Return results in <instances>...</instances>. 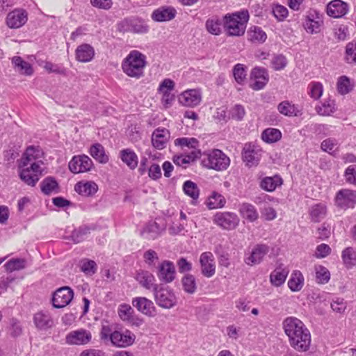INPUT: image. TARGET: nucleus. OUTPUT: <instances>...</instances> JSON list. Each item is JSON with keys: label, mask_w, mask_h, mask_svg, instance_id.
Returning a JSON list of instances; mask_svg holds the SVG:
<instances>
[{"label": "nucleus", "mask_w": 356, "mask_h": 356, "mask_svg": "<svg viewBox=\"0 0 356 356\" xmlns=\"http://www.w3.org/2000/svg\"><path fill=\"white\" fill-rule=\"evenodd\" d=\"M43 152L39 146L30 145L23 154L19 163V177L29 186H35L42 173L41 161Z\"/></svg>", "instance_id": "f257e3e1"}, {"label": "nucleus", "mask_w": 356, "mask_h": 356, "mask_svg": "<svg viewBox=\"0 0 356 356\" xmlns=\"http://www.w3.org/2000/svg\"><path fill=\"white\" fill-rule=\"evenodd\" d=\"M284 333L290 346L298 352H305L311 345V334L304 323L296 317L289 316L282 322Z\"/></svg>", "instance_id": "f03ea898"}, {"label": "nucleus", "mask_w": 356, "mask_h": 356, "mask_svg": "<svg viewBox=\"0 0 356 356\" xmlns=\"http://www.w3.org/2000/svg\"><path fill=\"white\" fill-rule=\"evenodd\" d=\"M249 17V13L247 10L226 15L223 22L227 35L236 37L243 35L245 32Z\"/></svg>", "instance_id": "7ed1b4c3"}, {"label": "nucleus", "mask_w": 356, "mask_h": 356, "mask_svg": "<svg viewBox=\"0 0 356 356\" xmlns=\"http://www.w3.org/2000/svg\"><path fill=\"white\" fill-rule=\"evenodd\" d=\"M146 64V56L137 50H132L123 60L122 69L128 76L139 79L143 76Z\"/></svg>", "instance_id": "20e7f679"}, {"label": "nucleus", "mask_w": 356, "mask_h": 356, "mask_svg": "<svg viewBox=\"0 0 356 356\" xmlns=\"http://www.w3.org/2000/svg\"><path fill=\"white\" fill-rule=\"evenodd\" d=\"M201 156V164L207 169L223 171L230 165L229 156L218 149L204 152Z\"/></svg>", "instance_id": "39448f33"}, {"label": "nucleus", "mask_w": 356, "mask_h": 356, "mask_svg": "<svg viewBox=\"0 0 356 356\" xmlns=\"http://www.w3.org/2000/svg\"><path fill=\"white\" fill-rule=\"evenodd\" d=\"M120 32H131L134 33H146L149 31L147 23L138 18H126L118 24Z\"/></svg>", "instance_id": "423d86ee"}, {"label": "nucleus", "mask_w": 356, "mask_h": 356, "mask_svg": "<svg viewBox=\"0 0 356 356\" xmlns=\"http://www.w3.org/2000/svg\"><path fill=\"white\" fill-rule=\"evenodd\" d=\"M261 149L254 143H245L242 150V159L249 168L257 166L261 157Z\"/></svg>", "instance_id": "0eeeda50"}, {"label": "nucleus", "mask_w": 356, "mask_h": 356, "mask_svg": "<svg viewBox=\"0 0 356 356\" xmlns=\"http://www.w3.org/2000/svg\"><path fill=\"white\" fill-rule=\"evenodd\" d=\"M213 221L224 229L232 230L238 226L240 220L234 213L218 212L213 216Z\"/></svg>", "instance_id": "6e6552de"}, {"label": "nucleus", "mask_w": 356, "mask_h": 356, "mask_svg": "<svg viewBox=\"0 0 356 356\" xmlns=\"http://www.w3.org/2000/svg\"><path fill=\"white\" fill-rule=\"evenodd\" d=\"M154 293L156 303L162 308L170 309L177 303L174 292L168 287L157 289Z\"/></svg>", "instance_id": "1a4fd4ad"}, {"label": "nucleus", "mask_w": 356, "mask_h": 356, "mask_svg": "<svg viewBox=\"0 0 356 356\" xmlns=\"http://www.w3.org/2000/svg\"><path fill=\"white\" fill-rule=\"evenodd\" d=\"M92 166V161L85 154L74 156L68 164L69 170L74 174L88 172Z\"/></svg>", "instance_id": "9d476101"}, {"label": "nucleus", "mask_w": 356, "mask_h": 356, "mask_svg": "<svg viewBox=\"0 0 356 356\" xmlns=\"http://www.w3.org/2000/svg\"><path fill=\"white\" fill-rule=\"evenodd\" d=\"M335 204L344 210L354 208L356 205V191L346 188L339 191L335 197Z\"/></svg>", "instance_id": "9b49d317"}, {"label": "nucleus", "mask_w": 356, "mask_h": 356, "mask_svg": "<svg viewBox=\"0 0 356 356\" xmlns=\"http://www.w3.org/2000/svg\"><path fill=\"white\" fill-rule=\"evenodd\" d=\"M74 291L69 286H63L57 289L52 296V305L55 308H63L72 301Z\"/></svg>", "instance_id": "f8f14e48"}, {"label": "nucleus", "mask_w": 356, "mask_h": 356, "mask_svg": "<svg viewBox=\"0 0 356 356\" xmlns=\"http://www.w3.org/2000/svg\"><path fill=\"white\" fill-rule=\"evenodd\" d=\"M136 336L128 330H115L111 336V343L118 348H126L132 345L135 341Z\"/></svg>", "instance_id": "ddd939ff"}, {"label": "nucleus", "mask_w": 356, "mask_h": 356, "mask_svg": "<svg viewBox=\"0 0 356 356\" xmlns=\"http://www.w3.org/2000/svg\"><path fill=\"white\" fill-rule=\"evenodd\" d=\"M92 334L85 329L71 331L65 337L66 343L69 345L84 346L90 342Z\"/></svg>", "instance_id": "4468645a"}, {"label": "nucleus", "mask_w": 356, "mask_h": 356, "mask_svg": "<svg viewBox=\"0 0 356 356\" xmlns=\"http://www.w3.org/2000/svg\"><path fill=\"white\" fill-rule=\"evenodd\" d=\"M250 80V87L253 90L263 89L269 80L267 70L261 67H254L251 72Z\"/></svg>", "instance_id": "2eb2a0df"}, {"label": "nucleus", "mask_w": 356, "mask_h": 356, "mask_svg": "<svg viewBox=\"0 0 356 356\" xmlns=\"http://www.w3.org/2000/svg\"><path fill=\"white\" fill-rule=\"evenodd\" d=\"M178 100L184 106L195 107L200 104L202 93L199 90H186L179 95Z\"/></svg>", "instance_id": "dca6fc26"}, {"label": "nucleus", "mask_w": 356, "mask_h": 356, "mask_svg": "<svg viewBox=\"0 0 356 356\" xmlns=\"http://www.w3.org/2000/svg\"><path fill=\"white\" fill-rule=\"evenodd\" d=\"M200 264L201 273L206 277H211L216 273L214 256L211 252H204L200 254Z\"/></svg>", "instance_id": "f3484780"}, {"label": "nucleus", "mask_w": 356, "mask_h": 356, "mask_svg": "<svg viewBox=\"0 0 356 356\" xmlns=\"http://www.w3.org/2000/svg\"><path fill=\"white\" fill-rule=\"evenodd\" d=\"M132 305L143 314L154 317L156 310L153 302L145 297H136L132 300Z\"/></svg>", "instance_id": "a211bd4d"}, {"label": "nucleus", "mask_w": 356, "mask_h": 356, "mask_svg": "<svg viewBox=\"0 0 356 356\" xmlns=\"http://www.w3.org/2000/svg\"><path fill=\"white\" fill-rule=\"evenodd\" d=\"M323 21L319 17L318 13L315 10L309 12L303 22L304 29L310 34L319 33Z\"/></svg>", "instance_id": "6ab92c4d"}, {"label": "nucleus", "mask_w": 356, "mask_h": 356, "mask_svg": "<svg viewBox=\"0 0 356 356\" xmlns=\"http://www.w3.org/2000/svg\"><path fill=\"white\" fill-rule=\"evenodd\" d=\"M268 252L269 247L267 245L257 244L252 250L250 254L245 257V262L249 266L259 264Z\"/></svg>", "instance_id": "aec40b11"}, {"label": "nucleus", "mask_w": 356, "mask_h": 356, "mask_svg": "<svg viewBox=\"0 0 356 356\" xmlns=\"http://www.w3.org/2000/svg\"><path fill=\"white\" fill-rule=\"evenodd\" d=\"M27 19V13L25 10L16 9L8 14L6 24L11 29H18L22 26Z\"/></svg>", "instance_id": "412c9836"}, {"label": "nucleus", "mask_w": 356, "mask_h": 356, "mask_svg": "<svg viewBox=\"0 0 356 356\" xmlns=\"http://www.w3.org/2000/svg\"><path fill=\"white\" fill-rule=\"evenodd\" d=\"M158 277L165 283L172 282L175 277V268L173 263L170 261H163L159 266Z\"/></svg>", "instance_id": "4be33fe9"}, {"label": "nucleus", "mask_w": 356, "mask_h": 356, "mask_svg": "<svg viewBox=\"0 0 356 356\" xmlns=\"http://www.w3.org/2000/svg\"><path fill=\"white\" fill-rule=\"evenodd\" d=\"M348 5L341 0H332L327 5V14L337 18L345 15L348 11Z\"/></svg>", "instance_id": "5701e85b"}, {"label": "nucleus", "mask_w": 356, "mask_h": 356, "mask_svg": "<svg viewBox=\"0 0 356 356\" xmlns=\"http://www.w3.org/2000/svg\"><path fill=\"white\" fill-rule=\"evenodd\" d=\"M176 10L170 6H161L154 10L151 15L152 19L155 22H166L175 18Z\"/></svg>", "instance_id": "b1692460"}, {"label": "nucleus", "mask_w": 356, "mask_h": 356, "mask_svg": "<svg viewBox=\"0 0 356 356\" xmlns=\"http://www.w3.org/2000/svg\"><path fill=\"white\" fill-rule=\"evenodd\" d=\"M74 191L84 197L93 196L98 191V186L92 181H81L75 184Z\"/></svg>", "instance_id": "393cba45"}, {"label": "nucleus", "mask_w": 356, "mask_h": 356, "mask_svg": "<svg viewBox=\"0 0 356 356\" xmlns=\"http://www.w3.org/2000/svg\"><path fill=\"white\" fill-rule=\"evenodd\" d=\"M164 228L161 227L156 222L151 221L147 223L142 230L140 235L146 239L154 240L158 238L164 231Z\"/></svg>", "instance_id": "a878e982"}, {"label": "nucleus", "mask_w": 356, "mask_h": 356, "mask_svg": "<svg viewBox=\"0 0 356 356\" xmlns=\"http://www.w3.org/2000/svg\"><path fill=\"white\" fill-rule=\"evenodd\" d=\"M201 156L200 149L191 150L188 154L175 155L172 158L174 163L183 168H186L187 165L194 161Z\"/></svg>", "instance_id": "bb28decb"}, {"label": "nucleus", "mask_w": 356, "mask_h": 356, "mask_svg": "<svg viewBox=\"0 0 356 356\" xmlns=\"http://www.w3.org/2000/svg\"><path fill=\"white\" fill-rule=\"evenodd\" d=\"M170 138V132L166 129H156L152 136V145L159 149L165 147V144Z\"/></svg>", "instance_id": "cd10ccee"}, {"label": "nucleus", "mask_w": 356, "mask_h": 356, "mask_svg": "<svg viewBox=\"0 0 356 356\" xmlns=\"http://www.w3.org/2000/svg\"><path fill=\"white\" fill-rule=\"evenodd\" d=\"M136 279L139 284L146 289L153 290L154 291L159 287L155 283L156 279L154 276L148 271L143 270L138 272Z\"/></svg>", "instance_id": "c85d7f7f"}, {"label": "nucleus", "mask_w": 356, "mask_h": 356, "mask_svg": "<svg viewBox=\"0 0 356 356\" xmlns=\"http://www.w3.org/2000/svg\"><path fill=\"white\" fill-rule=\"evenodd\" d=\"M33 322L36 327L40 330H47L54 325L50 314L48 312L43 311L38 312L34 315Z\"/></svg>", "instance_id": "c756f323"}, {"label": "nucleus", "mask_w": 356, "mask_h": 356, "mask_svg": "<svg viewBox=\"0 0 356 356\" xmlns=\"http://www.w3.org/2000/svg\"><path fill=\"white\" fill-rule=\"evenodd\" d=\"M76 58L81 63L90 62L95 56L94 48L88 44H82L77 47L76 51Z\"/></svg>", "instance_id": "7c9ffc66"}, {"label": "nucleus", "mask_w": 356, "mask_h": 356, "mask_svg": "<svg viewBox=\"0 0 356 356\" xmlns=\"http://www.w3.org/2000/svg\"><path fill=\"white\" fill-rule=\"evenodd\" d=\"M12 64L14 70L19 74L31 76L33 73L32 65L23 60L20 56H14L12 58Z\"/></svg>", "instance_id": "2f4dec72"}, {"label": "nucleus", "mask_w": 356, "mask_h": 356, "mask_svg": "<svg viewBox=\"0 0 356 356\" xmlns=\"http://www.w3.org/2000/svg\"><path fill=\"white\" fill-rule=\"evenodd\" d=\"M120 158L131 170L137 168L138 157L133 149L127 148L120 150Z\"/></svg>", "instance_id": "473e14b6"}, {"label": "nucleus", "mask_w": 356, "mask_h": 356, "mask_svg": "<svg viewBox=\"0 0 356 356\" xmlns=\"http://www.w3.org/2000/svg\"><path fill=\"white\" fill-rule=\"evenodd\" d=\"M289 274V270L281 266L276 268L270 275V282L272 285L278 287L286 281Z\"/></svg>", "instance_id": "72a5a7b5"}, {"label": "nucleus", "mask_w": 356, "mask_h": 356, "mask_svg": "<svg viewBox=\"0 0 356 356\" xmlns=\"http://www.w3.org/2000/svg\"><path fill=\"white\" fill-rule=\"evenodd\" d=\"M305 284V278L300 270H293L288 281V286L293 292L300 291Z\"/></svg>", "instance_id": "f704fd0d"}, {"label": "nucleus", "mask_w": 356, "mask_h": 356, "mask_svg": "<svg viewBox=\"0 0 356 356\" xmlns=\"http://www.w3.org/2000/svg\"><path fill=\"white\" fill-rule=\"evenodd\" d=\"M238 211L242 217L250 222L255 221L259 217V213L255 207L249 203L241 204L239 206Z\"/></svg>", "instance_id": "c9c22d12"}, {"label": "nucleus", "mask_w": 356, "mask_h": 356, "mask_svg": "<svg viewBox=\"0 0 356 356\" xmlns=\"http://www.w3.org/2000/svg\"><path fill=\"white\" fill-rule=\"evenodd\" d=\"M309 213L312 221L320 222L326 216L327 207L323 203L316 204L310 207Z\"/></svg>", "instance_id": "e433bc0d"}, {"label": "nucleus", "mask_w": 356, "mask_h": 356, "mask_svg": "<svg viewBox=\"0 0 356 356\" xmlns=\"http://www.w3.org/2000/svg\"><path fill=\"white\" fill-rule=\"evenodd\" d=\"M277 111L283 115L288 117L298 116L300 111L298 107L289 101L285 100L277 105Z\"/></svg>", "instance_id": "4c0bfd02"}, {"label": "nucleus", "mask_w": 356, "mask_h": 356, "mask_svg": "<svg viewBox=\"0 0 356 356\" xmlns=\"http://www.w3.org/2000/svg\"><path fill=\"white\" fill-rule=\"evenodd\" d=\"M89 152L95 160L101 163H106L108 161V156L105 154L104 147L99 143L92 145Z\"/></svg>", "instance_id": "58836bf2"}, {"label": "nucleus", "mask_w": 356, "mask_h": 356, "mask_svg": "<svg viewBox=\"0 0 356 356\" xmlns=\"http://www.w3.org/2000/svg\"><path fill=\"white\" fill-rule=\"evenodd\" d=\"M282 184V179L280 176L267 177L261 181V187L267 191L272 192L276 189L278 186Z\"/></svg>", "instance_id": "ea45409f"}, {"label": "nucleus", "mask_w": 356, "mask_h": 356, "mask_svg": "<svg viewBox=\"0 0 356 356\" xmlns=\"http://www.w3.org/2000/svg\"><path fill=\"white\" fill-rule=\"evenodd\" d=\"M248 40L252 42L262 43L266 41L267 35L266 33L259 26H252L248 31Z\"/></svg>", "instance_id": "a19ab883"}, {"label": "nucleus", "mask_w": 356, "mask_h": 356, "mask_svg": "<svg viewBox=\"0 0 356 356\" xmlns=\"http://www.w3.org/2000/svg\"><path fill=\"white\" fill-rule=\"evenodd\" d=\"M175 145L179 146L183 150H186V148L188 149L194 150L198 149L199 141L195 138H179L175 140Z\"/></svg>", "instance_id": "79ce46f5"}, {"label": "nucleus", "mask_w": 356, "mask_h": 356, "mask_svg": "<svg viewBox=\"0 0 356 356\" xmlns=\"http://www.w3.org/2000/svg\"><path fill=\"white\" fill-rule=\"evenodd\" d=\"M282 138L281 131L275 128L266 129L261 134V138L268 143H273L278 141Z\"/></svg>", "instance_id": "37998d69"}, {"label": "nucleus", "mask_w": 356, "mask_h": 356, "mask_svg": "<svg viewBox=\"0 0 356 356\" xmlns=\"http://www.w3.org/2000/svg\"><path fill=\"white\" fill-rule=\"evenodd\" d=\"M181 284L185 292L193 294L197 289V283L195 277L191 274H187L183 277Z\"/></svg>", "instance_id": "c03bdc74"}, {"label": "nucleus", "mask_w": 356, "mask_h": 356, "mask_svg": "<svg viewBox=\"0 0 356 356\" xmlns=\"http://www.w3.org/2000/svg\"><path fill=\"white\" fill-rule=\"evenodd\" d=\"M316 280L321 284H327L330 280V273L327 268L321 265L315 266Z\"/></svg>", "instance_id": "a18cd8bd"}, {"label": "nucleus", "mask_w": 356, "mask_h": 356, "mask_svg": "<svg viewBox=\"0 0 356 356\" xmlns=\"http://www.w3.org/2000/svg\"><path fill=\"white\" fill-rule=\"evenodd\" d=\"M226 200L221 194L213 192L208 199L207 207L209 209L222 208Z\"/></svg>", "instance_id": "49530a36"}, {"label": "nucleus", "mask_w": 356, "mask_h": 356, "mask_svg": "<svg viewBox=\"0 0 356 356\" xmlns=\"http://www.w3.org/2000/svg\"><path fill=\"white\" fill-rule=\"evenodd\" d=\"M341 257L346 267L350 268L356 264V251L350 247L343 250Z\"/></svg>", "instance_id": "de8ad7c7"}, {"label": "nucleus", "mask_w": 356, "mask_h": 356, "mask_svg": "<svg viewBox=\"0 0 356 356\" xmlns=\"http://www.w3.org/2000/svg\"><path fill=\"white\" fill-rule=\"evenodd\" d=\"M183 191L186 195L191 197L193 200L199 197L200 190L195 183L191 180L186 181L183 184Z\"/></svg>", "instance_id": "09e8293b"}, {"label": "nucleus", "mask_w": 356, "mask_h": 356, "mask_svg": "<svg viewBox=\"0 0 356 356\" xmlns=\"http://www.w3.org/2000/svg\"><path fill=\"white\" fill-rule=\"evenodd\" d=\"M27 264L26 260L21 258L12 259L7 261L4 267L7 271L13 272L19 270L26 268Z\"/></svg>", "instance_id": "8fccbe9b"}, {"label": "nucleus", "mask_w": 356, "mask_h": 356, "mask_svg": "<svg viewBox=\"0 0 356 356\" xmlns=\"http://www.w3.org/2000/svg\"><path fill=\"white\" fill-rule=\"evenodd\" d=\"M333 35L338 41H343L349 37V28L346 24H337L332 29Z\"/></svg>", "instance_id": "3c124183"}, {"label": "nucleus", "mask_w": 356, "mask_h": 356, "mask_svg": "<svg viewBox=\"0 0 356 356\" xmlns=\"http://www.w3.org/2000/svg\"><path fill=\"white\" fill-rule=\"evenodd\" d=\"M335 111L334 101L332 99L325 100L321 106L316 107V111L321 115H330Z\"/></svg>", "instance_id": "603ef678"}, {"label": "nucleus", "mask_w": 356, "mask_h": 356, "mask_svg": "<svg viewBox=\"0 0 356 356\" xmlns=\"http://www.w3.org/2000/svg\"><path fill=\"white\" fill-rule=\"evenodd\" d=\"M222 21L218 17L209 19L206 22L207 31L213 35H219L221 33Z\"/></svg>", "instance_id": "864d4df0"}, {"label": "nucleus", "mask_w": 356, "mask_h": 356, "mask_svg": "<svg viewBox=\"0 0 356 356\" xmlns=\"http://www.w3.org/2000/svg\"><path fill=\"white\" fill-rule=\"evenodd\" d=\"M323 92V84L320 82H311L308 86V93L314 100H318Z\"/></svg>", "instance_id": "5fc2aeb1"}, {"label": "nucleus", "mask_w": 356, "mask_h": 356, "mask_svg": "<svg viewBox=\"0 0 356 356\" xmlns=\"http://www.w3.org/2000/svg\"><path fill=\"white\" fill-rule=\"evenodd\" d=\"M90 233V229L88 227H80L78 229H76L72 232V239L74 243H79L85 240Z\"/></svg>", "instance_id": "6e6d98bb"}, {"label": "nucleus", "mask_w": 356, "mask_h": 356, "mask_svg": "<svg viewBox=\"0 0 356 356\" xmlns=\"http://www.w3.org/2000/svg\"><path fill=\"white\" fill-rule=\"evenodd\" d=\"M42 193L49 195L58 188V183L52 177L45 178L40 184Z\"/></svg>", "instance_id": "4d7b16f0"}, {"label": "nucleus", "mask_w": 356, "mask_h": 356, "mask_svg": "<svg viewBox=\"0 0 356 356\" xmlns=\"http://www.w3.org/2000/svg\"><path fill=\"white\" fill-rule=\"evenodd\" d=\"M81 269L86 275H92L97 271V264L93 260L83 259L80 262Z\"/></svg>", "instance_id": "13d9d810"}, {"label": "nucleus", "mask_w": 356, "mask_h": 356, "mask_svg": "<svg viewBox=\"0 0 356 356\" xmlns=\"http://www.w3.org/2000/svg\"><path fill=\"white\" fill-rule=\"evenodd\" d=\"M345 58L348 63H356V42L352 41L346 44Z\"/></svg>", "instance_id": "bf43d9fd"}, {"label": "nucleus", "mask_w": 356, "mask_h": 356, "mask_svg": "<svg viewBox=\"0 0 356 356\" xmlns=\"http://www.w3.org/2000/svg\"><path fill=\"white\" fill-rule=\"evenodd\" d=\"M352 90L350 79L346 76H341L337 81V90L339 93L345 95Z\"/></svg>", "instance_id": "052dcab7"}, {"label": "nucleus", "mask_w": 356, "mask_h": 356, "mask_svg": "<svg viewBox=\"0 0 356 356\" xmlns=\"http://www.w3.org/2000/svg\"><path fill=\"white\" fill-rule=\"evenodd\" d=\"M270 63L272 67L275 70L278 71L283 70L286 66L288 62L284 56L278 54L273 57Z\"/></svg>", "instance_id": "680f3d73"}, {"label": "nucleus", "mask_w": 356, "mask_h": 356, "mask_svg": "<svg viewBox=\"0 0 356 356\" xmlns=\"http://www.w3.org/2000/svg\"><path fill=\"white\" fill-rule=\"evenodd\" d=\"M233 74L236 81L240 84L243 83L246 78V70L243 64H236L233 69Z\"/></svg>", "instance_id": "e2e57ef3"}, {"label": "nucleus", "mask_w": 356, "mask_h": 356, "mask_svg": "<svg viewBox=\"0 0 356 356\" xmlns=\"http://www.w3.org/2000/svg\"><path fill=\"white\" fill-rule=\"evenodd\" d=\"M49 73H55L60 75H67V70L62 65L54 64L51 62L47 61L43 66Z\"/></svg>", "instance_id": "0e129e2a"}, {"label": "nucleus", "mask_w": 356, "mask_h": 356, "mask_svg": "<svg viewBox=\"0 0 356 356\" xmlns=\"http://www.w3.org/2000/svg\"><path fill=\"white\" fill-rule=\"evenodd\" d=\"M134 310L129 305H121L118 309V314L120 318L123 321H130Z\"/></svg>", "instance_id": "69168bd1"}, {"label": "nucleus", "mask_w": 356, "mask_h": 356, "mask_svg": "<svg viewBox=\"0 0 356 356\" xmlns=\"http://www.w3.org/2000/svg\"><path fill=\"white\" fill-rule=\"evenodd\" d=\"M347 307L346 302L343 298H337L331 303V308L337 313L342 314L345 312Z\"/></svg>", "instance_id": "338daca9"}, {"label": "nucleus", "mask_w": 356, "mask_h": 356, "mask_svg": "<svg viewBox=\"0 0 356 356\" xmlns=\"http://www.w3.org/2000/svg\"><path fill=\"white\" fill-rule=\"evenodd\" d=\"M344 176L348 183L356 185V165L348 166L345 171Z\"/></svg>", "instance_id": "774afa93"}]
</instances>
